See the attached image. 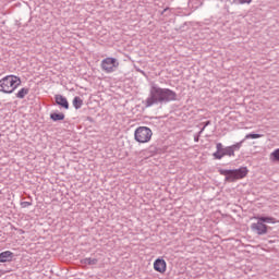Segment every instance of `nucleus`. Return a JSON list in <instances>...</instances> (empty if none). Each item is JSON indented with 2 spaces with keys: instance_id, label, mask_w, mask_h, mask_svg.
<instances>
[{
  "instance_id": "nucleus-9",
  "label": "nucleus",
  "mask_w": 279,
  "mask_h": 279,
  "mask_svg": "<svg viewBox=\"0 0 279 279\" xmlns=\"http://www.w3.org/2000/svg\"><path fill=\"white\" fill-rule=\"evenodd\" d=\"M12 260H14V253L11 251L0 253V263H12Z\"/></svg>"
},
{
  "instance_id": "nucleus-8",
  "label": "nucleus",
  "mask_w": 279,
  "mask_h": 279,
  "mask_svg": "<svg viewBox=\"0 0 279 279\" xmlns=\"http://www.w3.org/2000/svg\"><path fill=\"white\" fill-rule=\"evenodd\" d=\"M153 269L154 271H157V274H160L161 276L167 274V260L162 257H158L153 263Z\"/></svg>"
},
{
  "instance_id": "nucleus-20",
  "label": "nucleus",
  "mask_w": 279,
  "mask_h": 279,
  "mask_svg": "<svg viewBox=\"0 0 279 279\" xmlns=\"http://www.w3.org/2000/svg\"><path fill=\"white\" fill-rule=\"evenodd\" d=\"M25 204H26V206H32V203H27V202H26Z\"/></svg>"
},
{
  "instance_id": "nucleus-5",
  "label": "nucleus",
  "mask_w": 279,
  "mask_h": 279,
  "mask_svg": "<svg viewBox=\"0 0 279 279\" xmlns=\"http://www.w3.org/2000/svg\"><path fill=\"white\" fill-rule=\"evenodd\" d=\"M151 136H154V132L147 126H140L134 132V140L141 144L149 143Z\"/></svg>"
},
{
  "instance_id": "nucleus-21",
  "label": "nucleus",
  "mask_w": 279,
  "mask_h": 279,
  "mask_svg": "<svg viewBox=\"0 0 279 279\" xmlns=\"http://www.w3.org/2000/svg\"><path fill=\"white\" fill-rule=\"evenodd\" d=\"M210 122H206V125H208Z\"/></svg>"
},
{
  "instance_id": "nucleus-14",
  "label": "nucleus",
  "mask_w": 279,
  "mask_h": 279,
  "mask_svg": "<svg viewBox=\"0 0 279 279\" xmlns=\"http://www.w3.org/2000/svg\"><path fill=\"white\" fill-rule=\"evenodd\" d=\"M271 162H279V148L275 149L269 156Z\"/></svg>"
},
{
  "instance_id": "nucleus-7",
  "label": "nucleus",
  "mask_w": 279,
  "mask_h": 279,
  "mask_svg": "<svg viewBox=\"0 0 279 279\" xmlns=\"http://www.w3.org/2000/svg\"><path fill=\"white\" fill-rule=\"evenodd\" d=\"M215 160H221L225 156H233L230 146L223 147V144H216V151L213 154Z\"/></svg>"
},
{
  "instance_id": "nucleus-3",
  "label": "nucleus",
  "mask_w": 279,
  "mask_h": 279,
  "mask_svg": "<svg viewBox=\"0 0 279 279\" xmlns=\"http://www.w3.org/2000/svg\"><path fill=\"white\" fill-rule=\"evenodd\" d=\"M254 219H256L257 222L251 225V230L256 232L259 236L267 234L269 230V227L265 223H278V220L274 217L255 216Z\"/></svg>"
},
{
  "instance_id": "nucleus-15",
  "label": "nucleus",
  "mask_w": 279,
  "mask_h": 279,
  "mask_svg": "<svg viewBox=\"0 0 279 279\" xmlns=\"http://www.w3.org/2000/svg\"><path fill=\"white\" fill-rule=\"evenodd\" d=\"M241 147H243V141L229 146V148H231L233 156L235 151H239V149H241Z\"/></svg>"
},
{
  "instance_id": "nucleus-2",
  "label": "nucleus",
  "mask_w": 279,
  "mask_h": 279,
  "mask_svg": "<svg viewBox=\"0 0 279 279\" xmlns=\"http://www.w3.org/2000/svg\"><path fill=\"white\" fill-rule=\"evenodd\" d=\"M21 86V78L16 75H8L0 80V93L10 95Z\"/></svg>"
},
{
  "instance_id": "nucleus-18",
  "label": "nucleus",
  "mask_w": 279,
  "mask_h": 279,
  "mask_svg": "<svg viewBox=\"0 0 279 279\" xmlns=\"http://www.w3.org/2000/svg\"><path fill=\"white\" fill-rule=\"evenodd\" d=\"M245 138H263V135L260 134H247L245 135Z\"/></svg>"
},
{
  "instance_id": "nucleus-19",
  "label": "nucleus",
  "mask_w": 279,
  "mask_h": 279,
  "mask_svg": "<svg viewBox=\"0 0 279 279\" xmlns=\"http://www.w3.org/2000/svg\"><path fill=\"white\" fill-rule=\"evenodd\" d=\"M167 10H169V8H166V9L163 10L162 14H165V12H167Z\"/></svg>"
},
{
  "instance_id": "nucleus-6",
  "label": "nucleus",
  "mask_w": 279,
  "mask_h": 279,
  "mask_svg": "<svg viewBox=\"0 0 279 279\" xmlns=\"http://www.w3.org/2000/svg\"><path fill=\"white\" fill-rule=\"evenodd\" d=\"M100 69L104 73H114L119 69V60L117 58L107 57L100 62Z\"/></svg>"
},
{
  "instance_id": "nucleus-13",
  "label": "nucleus",
  "mask_w": 279,
  "mask_h": 279,
  "mask_svg": "<svg viewBox=\"0 0 279 279\" xmlns=\"http://www.w3.org/2000/svg\"><path fill=\"white\" fill-rule=\"evenodd\" d=\"M29 94V88H22V89H20L19 92H17V94H16V97H17V99H24V97L26 96V95H28Z\"/></svg>"
},
{
  "instance_id": "nucleus-17",
  "label": "nucleus",
  "mask_w": 279,
  "mask_h": 279,
  "mask_svg": "<svg viewBox=\"0 0 279 279\" xmlns=\"http://www.w3.org/2000/svg\"><path fill=\"white\" fill-rule=\"evenodd\" d=\"M253 0H234V3H239L240 5H244L245 3L250 5Z\"/></svg>"
},
{
  "instance_id": "nucleus-11",
  "label": "nucleus",
  "mask_w": 279,
  "mask_h": 279,
  "mask_svg": "<svg viewBox=\"0 0 279 279\" xmlns=\"http://www.w3.org/2000/svg\"><path fill=\"white\" fill-rule=\"evenodd\" d=\"M73 107L75 108V110H80V108H82V106H84V100H82V98L80 97H74L73 101Z\"/></svg>"
},
{
  "instance_id": "nucleus-4",
  "label": "nucleus",
  "mask_w": 279,
  "mask_h": 279,
  "mask_svg": "<svg viewBox=\"0 0 279 279\" xmlns=\"http://www.w3.org/2000/svg\"><path fill=\"white\" fill-rule=\"evenodd\" d=\"M220 175H225L226 182H236V180H243V178H247V167H242L235 170H219Z\"/></svg>"
},
{
  "instance_id": "nucleus-10",
  "label": "nucleus",
  "mask_w": 279,
  "mask_h": 279,
  "mask_svg": "<svg viewBox=\"0 0 279 279\" xmlns=\"http://www.w3.org/2000/svg\"><path fill=\"white\" fill-rule=\"evenodd\" d=\"M56 104L58 106H61V108H64L65 110H69V100H66V97L58 94L54 96Z\"/></svg>"
},
{
  "instance_id": "nucleus-1",
  "label": "nucleus",
  "mask_w": 279,
  "mask_h": 279,
  "mask_svg": "<svg viewBox=\"0 0 279 279\" xmlns=\"http://www.w3.org/2000/svg\"><path fill=\"white\" fill-rule=\"evenodd\" d=\"M178 94L169 88H161L157 85L150 87L149 97L145 100L146 108H151L154 104H162L163 101H175Z\"/></svg>"
},
{
  "instance_id": "nucleus-12",
  "label": "nucleus",
  "mask_w": 279,
  "mask_h": 279,
  "mask_svg": "<svg viewBox=\"0 0 279 279\" xmlns=\"http://www.w3.org/2000/svg\"><path fill=\"white\" fill-rule=\"evenodd\" d=\"M82 265H97V263H99V260L97 258H92V257H86L84 259H82Z\"/></svg>"
},
{
  "instance_id": "nucleus-16",
  "label": "nucleus",
  "mask_w": 279,
  "mask_h": 279,
  "mask_svg": "<svg viewBox=\"0 0 279 279\" xmlns=\"http://www.w3.org/2000/svg\"><path fill=\"white\" fill-rule=\"evenodd\" d=\"M50 119L52 121H64V113H51Z\"/></svg>"
}]
</instances>
